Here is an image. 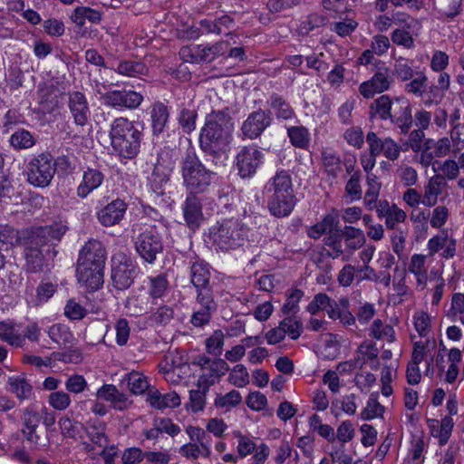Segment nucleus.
Listing matches in <instances>:
<instances>
[{
  "label": "nucleus",
  "instance_id": "obj_1",
  "mask_svg": "<svg viewBox=\"0 0 464 464\" xmlns=\"http://www.w3.org/2000/svg\"><path fill=\"white\" fill-rule=\"evenodd\" d=\"M67 231V226L54 222L50 226L32 227L20 232L19 243L24 248L25 270L38 273L57 255L55 246Z\"/></svg>",
  "mask_w": 464,
  "mask_h": 464
},
{
  "label": "nucleus",
  "instance_id": "obj_2",
  "mask_svg": "<svg viewBox=\"0 0 464 464\" xmlns=\"http://www.w3.org/2000/svg\"><path fill=\"white\" fill-rule=\"evenodd\" d=\"M233 131L234 121L228 108L212 111L207 114L200 130L199 147L205 153L216 155L230 144Z\"/></svg>",
  "mask_w": 464,
  "mask_h": 464
},
{
  "label": "nucleus",
  "instance_id": "obj_3",
  "mask_svg": "<svg viewBox=\"0 0 464 464\" xmlns=\"http://www.w3.org/2000/svg\"><path fill=\"white\" fill-rule=\"evenodd\" d=\"M143 127L125 117L115 118L109 130L111 153L121 162L137 158L143 140Z\"/></svg>",
  "mask_w": 464,
  "mask_h": 464
},
{
  "label": "nucleus",
  "instance_id": "obj_4",
  "mask_svg": "<svg viewBox=\"0 0 464 464\" xmlns=\"http://www.w3.org/2000/svg\"><path fill=\"white\" fill-rule=\"evenodd\" d=\"M41 422L46 429L53 427L56 422L55 412L45 406L38 408L35 404L20 409V430L26 441L38 444L40 435L37 429Z\"/></svg>",
  "mask_w": 464,
  "mask_h": 464
},
{
  "label": "nucleus",
  "instance_id": "obj_5",
  "mask_svg": "<svg viewBox=\"0 0 464 464\" xmlns=\"http://www.w3.org/2000/svg\"><path fill=\"white\" fill-rule=\"evenodd\" d=\"M181 171L184 184L191 194L204 192L214 176V172L202 164L194 150L187 151L181 162Z\"/></svg>",
  "mask_w": 464,
  "mask_h": 464
},
{
  "label": "nucleus",
  "instance_id": "obj_6",
  "mask_svg": "<svg viewBox=\"0 0 464 464\" xmlns=\"http://www.w3.org/2000/svg\"><path fill=\"white\" fill-rule=\"evenodd\" d=\"M132 237L135 250L147 263L152 264L163 249L160 236L155 227L135 225Z\"/></svg>",
  "mask_w": 464,
  "mask_h": 464
},
{
  "label": "nucleus",
  "instance_id": "obj_7",
  "mask_svg": "<svg viewBox=\"0 0 464 464\" xmlns=\"http://www.w3.org/2000/svg\"><path fill=\"white\" fill-rule=\"evenodd\" d=\"M214 246L222 251H228L242 246L246 237V227L237 219H228L211 232Z\"/></svg>",
  "mask_w": 464,
  "mask_h": 464
},
{
  "label": "nucleus",
  "instance_id": "obj_8",
  "mask_svg": "<svg viewBox=\"0 0 464 464\" xmlns=\"http://www.w3.org/2000/svg\"><path fill=\"white\" fill-rule=\"evenodd\" d=\"M27 180L30 184L45 188L47 187L56 171L53 159L49 153H41L33 157L26 164Z\"/></svg>",
  "mask_w": 464,
  "mask_h": 464
},
{
  "label": "nucleus",
  "instance_id": "obj_9",
  "mask_svg": "<svg viewBox=\"0 0 464 464\" xmlns=\"http://www.w3.org/2000/svg\"><path fill=\"white\" fill-rule=\"evenodd\" d=\"M111 280L119 290L128 289L137 277L140 269L137 263L124 253H118L111 258Z\"/></svg>",
  "mask_w": 464,
  "mask_h": 464
},
{
  "label": "nucleus",
  "instance_id": "obj_10",
  "mask_svg": "<svg viewBox=\"0 0 464 464\" xmlns=\"http://www.w3.org/2000/svg\"><path fill=\"white\" fill-rule=\"evenodd\" d=\"M102 103L116 110H135L143 102V95L140 92L131 89L110 90L102 94Z\"/></svg>",
  "mask_w": 464,
  "mask_h": 464
},
{
  "label": "nucleus",
  "instance_id": "obj_11",
  "mask_svg": "<svg viewBox=\"0 0 464 464\" xmlns=\"http://www.w3.org/2000/svg\"><path fill=\"white\" fill-rule=\"evenodd\" d=\"M273 114L271 111L258 109L248 114L240 127L241 135L244 139L256 140L271 126Z\"/></svg>",
  "mask_w": 464,
  "mask_h": 464
},
{
  "label": "nucleus",
  "instance_id": "obj_12",
  "mask_svg": "<svg viewBox=\"0 0 464 464\" xmlns=\"http://www.w3.org/2000/svg\"><path fill=\"white\" fill-rule=\"evenodd\" d=\"M170 172L171 167L165 165L162 155H158L153 170L148 178L152 196H154L153 200L165 203L168 199H170L164 188L169 181Z\"/></svg>",
  "mask_w": 464,
  "mask_h": 464
},
{
  "label": "nucleus",
  "instance_id": "obj_13",
  "mask_svg": "<svg viewBox=\"0 0 464 464\" xmlns=\"http://www.w3.org/2000/svg\"><path fill=\"white\" fill-rule=\"evenodd\" d=\"M266 189L274 192V203H292L293 201L292 178L287 170L276 171L273 179L266 184Z\"/></svg>",
  "mask_w": 464,
  "mask_h": 464
},
{
  "label": "nucleus",
  "instance_id": "obj_14",
  "mask_svg": "<svg viewBox=\"0 0 464 464\" xmlns=\"http://www.w3.org/2000/svg\"><path fill=\"white\" fill-rule=\"evenodd\" d=\"M67 107L76 126L84 127L91 118V108L86 95L80 91L67 93Z\"/></svg>",
  "mask_w": 464,
  "mask_h": 464
},
{
  "label": "nucleus",
  "instance_id": "obj_15",
  "mask_svg": "<svg viewBox=\"0 0 464 464\" xmlns=\"http://www.w3.org/2000/svg\"><path fill=\"white\" fill-rule=\"evenodd\" d=\"M264 154L256 146H245L237 155V168L242 178H250L262 164Z\"/></svg>",
  "mask_w": 464,
  "mask_h": 464
},
{
  "label": "nucleus",
  "instance_id": "obj_16",
  "mask_svg": "<svg viewBox=\"0 0 464 464\" xmlns=\"http://www.w3.org/2000/svg\"><path fill=\"white\" fill-rule=\"evenodd\" d=\"M392 81L390 70L387 67L380 68L370 80L360 84L359 92L363 98L371 99L376 93L388 91Z\"/></svg>",
  "mask_w": 464,
  "mask_h": 464
},
{
  "label": "nucleus",
  "instance_id": "obj_17",
  "mask_svg": "<svg viewBox=\"0 0 464 464\" xmlns=\"http://www.w3.org/2000/svg\"><path fill=\"white\" fill-rule=\"evenodd\" d=\"M390 121L400 129L401 134H408L412 126L411 107L404 97H394Z\"/></svg>",
  "mask_w": 464,
  "mask_h": 464
},
{
  "label": "nucleus",
  "instance_id": "obj_18",
  "mask_svg": "<svg viewBox=\"0 0 464 464\" xmlns=\"http://www.w3.org/2000/svg\"><path fill=\"white\" fill-rule=\"evenodd\" d=\"M103 270L102 266H89L77 263L76 277L81 286L88 291H96L103 285Z\"/></svg>",
  "mask_w": 464,
  "mask_h": 464
},
{
  "label": "nucleus",
  "instance_id": "obj_19",
  "mask_svg": "<svg viewBox=\"0 0 464 464\" xmlns=\"http://www.w3.org/2000/svg\"><path fill=\"white\" fill-rule=\"evenodd\" d=\"M106 251L102 244L94 239H91L84 244L79 253L77 263L87 264L89 266H105Z\"/></svg>",
  "mask_w": 464,
  "mask_h": 464
},
{
  "label": "nucleus",
  "instance_id": "obj_20",
  "mask_svg": "<svg viewBox=\"0 0 464 464\" xmlns=\"http://www.w3.org/2000/svg\"><path fill=\"white\" fill-rule=\"evenodd\" d=\"M96 397L109 402L111 408L120 411L127 410L131 404L127 395L119 391L113 384H103L96 392Z\"/></svg>",
  "mask_w": 464,
  "mask_h": 464
},
{
  "label": "nucleus",
  "instance_id": "obj_21",
  "mask_svg": "<svg viewBox=\"0 0 464 464\" xmlns=\"http://www.w3.org/2000/svg\"><path fill=\"white\" fill-rule=\"evenodd\" d=\"M206 370L207 372L198 377L197 385L198 388L208 391L210 386L218 382L228 372L229 365L225 360L217 358L212 361L210 366Z\"/></svg>",
  "mask_w": 464,
  "mask_h": 464
},
{
  "label": "nucleus",
  "instance_id": "obj_22",
  "mask_svg": "<svg viewBox=\"0 0 464 464\" xmlns=\"http://www.w3.org/2000/svg\"><path fill=\"white\" fill-rule=\"evenodd\" d=\"M0 340L15 348L24 347V336L21 324L13 319L0 321Z\"/></svg>",
  "mask_w": 464,
  "mask_h": 464
},
{
  "label": "nucleus",
  "instance_id": "obj_23",
  "mask_svg": "<svg viewBox=\"0 0 464 464\" xmlns=\"http://www.w3.org/2000/svg\"><path fill=\"white\" fill-rule=\"evenodd\" d=\"M7 390L20 401H29L34 398V388L24 373L9 376Z\"/></svg>",
  "mask_w": 464,
  "mask_h": 464
},
{
  "label": "nucleus",
  "instance_id": "obj_24",
  "mask_svg": "<svg viewBox=\"0 0 464 464\" xmlns=\"http://www.w3.org/2000/svg\"><path fill=\"white\" fill-rule=\"evenodd\" d=\"M266 104L269 106L271 113L274 112L278 121H290L296 117L290 102L277 92H272L269 95Z\"/></svg>",
  "mask_w": 464,
  "mask_h": 464
},
{
  "label": "nucleus",
  "instance_id": "obj_25",
  "mask_svg": "<svg viewBox=\"0 0 464 464\" xmlns=\"http://www.w3.org/2000/svg\"><path fill=\"white\" fill-rule=\"evenodd\" d=\"M378 217L385 219L388 229H400L399 225L406 219V212L398 208L397 205H375Z\"/></svg>",
  "mask_w": 464,
  "mask_h": 464
},
{
  "label": "nucleus",
  "instance_id": "obj_26",
  "mask_svg": "<svg viewBox=\"0 0 464 464\" xmlns=\"http://www.w3.org/2000/svg\"><path fill=\"white\" fill-rule=\"evenodd\" d=\"M147 401L157 410L167 408H176L180 405V398L175 392L161 394L158 390H149L147 393Z\"/></svg>",
  "mask_w": 464,
  "mask_h": 464
},
{
  "label": "nucleus",
  "instance_id": "obj_27",
  "mask_svg": "<svg viewBox=\"0 0 464 464\" xmlns=\"http://www.w3.org/2000/svg\"><path fill=\"white\" fill-rule=\"evenodd\" d=\"M103 179L104 174L100 169L88 168L83 171L82 181L77 188L78 196L82 198L87 197L102 185Z\"/></svg>",
  "mask_w": 464,
  "mask_h": 464
},
{
  "label": "nucleus",
  "instance_id": "obj_28",
  "mask_svg": "<svg viewBox=\"0 0 464 464\" xmlns=\"http://www.w3.org/2000/svg\"><path fill=\"white\" fill-rule=\"evenodd\" d=\"M211 273L209 266L203 260H197L190 266V282L197 289L209 287Z\"/></svg>",
  "mask_w": 464,
  "mask_h": 464
},
{
  "label": "nucleus",
  "instance_id": "obj_29",
  "mask_svg": "<svg viewBox=\"0 0 464 464\" xmlns=\"http://www.w3.org/2000/svg\"><path fill=\"white\" fill-rule=\"evenodd\" d=\"M394 104V98L383 94L375 99L369 107V117L371 120L375 118L381 121H387L391 117L392 110Z\"/></svg>",
  "mask_w": 464,
  "mask_h": 464
},
{
  "label": "nucleus",
  "instance_id": "obj_30",
  "mask_svg": "<svg viewBox=\"0 0 464 464\" xmlns=\"http://www.w3.org/2000/svg\"><path fill=\"white\" fill-rule=\"evenodd\" d=\"M152 135L158 137L161 134L169 119V110L161 102L153 104L150 111Z\"/></svg>",
  "mask_w": 464,
  "mask_h": 464
},
{
  "label": "nucleus",
  "instance_id": "obj_31",
  "mask_svg": "<svg viewBox=\"0 0 464 464\" xmlns=\"http://www.w3.org/2000/svg\"><path fill=\"white\" fill-rule=\"evenodd\" d=\"M428 256L422 254H413L408 266V271L416 277L417 285L424 289L428 280V268L426 259Z\"/></svg>",
  "mask_w": 464,
  "mask_h": 464
},
{
  "label": "nucleus",
  "instance_id": "obj_32",
  "mask_svg": "<svg viewBox=\"0 0 464 464\" xmlns=\"http://www.w3.org/2000/svg\"><path fill=\"white\" fill-rule=\"evenodd\" d=\"M148 295L155 303L157 299L162 298L168 292L169 283L165 274L149 276L146 281Z\"/></svg>",
  "mask_w": 464,
  "mask_h": 464
},
{
  "label": "nucleus",
  "instance_id": "obj_33",
  "mask_svg": "<svg viewBox=\"0 0 464 464\" xmlns=\"http://www.w3.org/2000/svg\"><path fill=\"white\" fill-rule=\"evenodd\" d=\"M126 205H105L98 212L100 222L105 226H113L121 221L126 212Z\"/></svg>",
  "mask_w": 464,
  "mask_h": 464
},
{
  "label": "nucleus",
  "instance_id": "obj_34",
  "mask_svg": "<svg viewBox=\"0 0 464 464\" xmlns=\"http://www.w3.org/2000/svg\"><path fill=\"white\" fill-rule=\"evenodd\" d=\"M186 432L188 435L190 441L196 443L203 448L204 458H209L211 455V441L212 439L207 430L200 427L188 426Z\"/></svg>",
  "mask_w": 464,
  "mask_h": 464
},
{
  "label": "nucleus",
  "instance_id": "obj_35",
  "mask_svg": "<svg viewBox=\"0 0 464 464\" xmlns=\"http://www.w3.org/2000/svg\"><path fill=\"white\" fill-rule=\"evenodd\" d=\"M446 190V180L444 176L437 174L433 176L425 190V198L429 203H437L438 200L442 201L444 198L442 194Z\"/></svg>",
  "mask_w": 464,
  "mask_h": 464
},
{
  "label": "nucleus",
  "instance_id": "obj_36",
  "mask_svg": "<svg viewBox=\"0 0 464 464\" xmlns=\"http://www.w3.org/2000/svg\"><path fill=\"white\" fill-rule=\"evenodd\" d=\"M119 74L128 77H139L141 75H147L149 68L147 65L138 60H123L118 63L116 69H114Z\"/></svg>",
  "mask_w": 464,
  "mask_h": 464
},
{
  "label": "nucleus",
  "instance_id": "obj_37",
  "mask_svg": "<svg viewBox=\"0 0 464 464\" xmlns=\"http://www.w3.org/2000/svg\"><path fill=\"white\" fill-rule=\"evenodd\" d=\"M287 136L291 144L298 149L306 150L310 144V132L303 125L287 128Z\"/></svg>",
  "mask_w": 464,
  "mask_h": 464
},
{
  "label": "nucleus",
  "instance_id": "obj_38",
  "mask_svg": "<svg viewBox=\"0 0 464 464\" xmlns=\"http://www.w3.org/2000/svg\"><path fill=\"white\" fill-rule=\"evenodd\" d=\"M47 334L50 339L60 347L71 344L73 341V334L70 331L69 327L62 324L51 325Z\"/></svg>",
  "mask_w": 464,
  "mask_h": 464
},
{
  "label": "nucleus",
  "instance_id": "obj_39",
  "mask_svg": "<svg viewBox=\"0 0 464 464\" xmlns=\"http://www.w3.org/2000/svg\"><path fill=\"white\" fill-rule=\"evenodd\" d=\"M55 87L53 84H40L38 87L39 104L43 111L51 112L56 105Z\"/></svg>",
  "mask_w": 464,
  "mask_h": 464
},
{
  "label": "nucleus",
  "instance_id": "obj_40",
  "mask_svg": "<svg viewBox=\"0 0 464 464\" xmlns=\"http://www.w3.org/2000/svg\"><path fill=\"white\" fill-rule=\"evenodd\" d=\"M150 298L144 294L132 295L127 298L125 307L131 315L138 316L143 314L148 311Z\"/></svg>",
  "mask_w": 464,
  "mask_h": 464
},
{
  "label": "nucleus",
  "instance_id": "obj_41",
  "mask_svg": "<svg viewBox=\"0 0 464 464\" xmlns=\"http://www.w3.org/2000/svg\"><path fill=\"white\" fill-rule=\"evenodd\" d=\"M9 142L14 150H24L33 147L35 140L30 131L19 129L11 135Z\"/></svg>",
  "mask_w": 464,
  "mask_h": 464
},
{
  "label": "nucleus",
  "instance_id": "obj_42",
  "mask_svg": "<svg viewBox=\"0 0 464 464\" xmlns=\"http://www.w3.org/2000/svg\"><path fill=\"white\" fill-rule=\"evenodd\" d=\"M198 112L196 110L182 108L178 116V122L186 134H190L196 130Z\"/></svg>",
  "mask_w": 464,
  "mask_h": 464
},
{
  "label": "nucleus",
  "instance_id": "obj_43",
  "mask_svg": "<svg viewBox=\"0 0 464 464\" xmlns=\"http://www.w3.org/2000/svg\"><path fill=\"white\" fill-rule=\"evenodd\" d=\"M323 165L328 175L335 178L342 171L341 158L331 150H325L322 152Z\"/></svg>",
  "mask_w": 464,
  "mask_h": 464
},
{
  "label": "nucleus",
  "instance_id": "obj_44",
  "mask_svg": "<svg viewBox=\"0 0 464 464\" xmlns=\"http://www.w3.org/2000/svg\"><path fill=\"white\" fill-rule=\"evenodd\" d=\"M183 216L188 227L195 230L204 220L200 205H184Z\"/></svg>",
  "mask_w": 464,
  "mask_h": 464
},
{
  "label": "nucleus",
  "instance_id": "obj_45",
  "mask_svg": "<svg viewBox=\"0 0 464 464\" xmlns=\"http://www.w3.org/2000/svg\"><path fill=\"white\" fill-rule=\"evenodd\" d=\"M58 424L63 436L72 439L77 438L82 427L79 421L73 420L68 414L62 416L58 420Z\"/></svg>",
  "mask_w": 464,
  "mask_h": 464
},
{
  "label": "nucleus",
  "instance_id": "obj_46",
  "mask_svg": "<svg viewBox=\"0 0 464 464\" xmlns=\"http://www.w3.org/2000/svg\"><path fill=\"white\" fill-rule=\"evenodd\" d=\"M426 448V443L424 439L420 436H414L411 442L410 448L408 450V457L407 459L409 462H412L413 464H417L418 461H424V451Z\"/></svg>",
  "mask_w": 464,
  "mask_h": 464
},
{
  "label": "nucleus",
  "instance_id": "obj_47",
  "mask_svg": "<svg viewBox=\"0 0 464 464\" xmlns=\"http://www.w3.org/2000/svg\"><path fill=\"white\" fill-rule=\"evenodd\" d=\"M328 23L327 16L317 13L310 14L300 24L302 34H309L312 31L324 26Z\"/></svg>",
  "mask_w": 464,
  "mask_h": 464
},
{
  "label": "nucleus",
  "instance_id": "obj_48",
  "mask_svg": "<svg viewBox=\"0 0 464 464\" xmlns=\"http://www.w3.org/2000/svg\"><path fill=\"white\" fill-rule=\"evenodd\" d=\"M414 75L415 78L405 84L404 90L416 97H422L428 87V78L422 72H416Z\"/></svg>",
  "mask_w": 464,
  "mask_h": 464
},
{
  "label": "nucleus",
  "instance_id": "obj_49",
  "mask_svg": "<svg viewBox=\"0 0 464 464\" xmlns=\"http://www.w3.org/2000/svg\"><path fill=\"white\" fill-rule=\"evenodd\" d=\"M462 353L458 348H452L448 353V360L450 362L446 372V382L452 383L459 375V363L461 362Z\"/></svg>",
  "mask_w": 464,
  "mask_h": 464
},
{
  "label": "nucleus",
  "instance_id": "obj_50",
  "mask_svg": "<svg viewBox=\"0 0 464 464\" xmlns=\"http://www.w3.org/2000/svg\"><path fill=\"white\" fill-rule=\"evenodd\" d=\"M197 304L199 305L198 308L215 313L217 310V304L213 297L211 287H203L197 289Z\"/></svg>",
  "mask_w": 464,
  "mask_h": 464
},
{
  "label": "nucleus",
  "instance_id": "obj_51",
  "mask_svg": "<svg viewBox=\"0 0 464 464\" xmlns=\"http://www.w3.org/2000/svg\"><path fill=\"white\" fill-rule=\"evenodd\" d=\"M225 343L224 334L221 330H216L206 339V351L214 356H220Z\"/></svg>",
  "mask_w": 464,
  "mask_h": 464
},
{
  "label": "nucleus",
  "instance_id": "obj_52",
  "mask_svg": "<svg viewBox=\"0 0 464 464\" xmlns=\"http://www.w3.org/2000/svg\"><path fill=\"white\" fill-rule=\"evenodd\" d=\"M304 292L301 289H292L287 295L285 303L282 307V312L285 315H295L299 312V302L304 296Z\"/></svg>",
  "mask_w": 464,
  "mask_h": 464
},
{
  "label": "nucleus",
  "instance_id": "obj_53",
  "mask_svg": "<svg viewBox=\"0 0 464 464\" xmlns=\"http://www.w3.org/2000/svg\"><path fill=\"white\" fill-rule=\"evenodd\" d=\"M48 403L55 411H65L72 403L71 397L64 391L53 392L48 395Z\"/></svg>",
  "mask_w": 464,
  "mask_h": 464
},
{
  "label": "nucleus",
  "instance_id": "obj_54",
  "mask_svg": "<svg viewBox=\"0 0 464 464\" xmlns=\"http://www.w3.org/2000/svg\"><path fill=\"white\" fill-rule=\"evenodd\" d=\"M462 0H434L438 11L447 17L453 18L459 14Z\"/></svg>",
  "mask_w": 464,
  "mask_h": 464
},
{
  "label": "nucleus",
  "instance_id": "obj_55",
  "mask_svg": "<svg viewBox=\"0 0 464 464\" xmlns=\"http://www.w3.org/2000/svg\"><path fill=\"white\" fill-rule=\"evenodd\" d=\"M174 316V310L169 305H160L157 310L151 314L150 320L152 324L157 325H167L170 323Z\"/></svg>",
  "mask_w": 464,
  "mask_h": 464
},
{
  "label": "nucleus",
  "instance_id": "obj_56",
  "mask_svg": "<svg viewBox=\"0 0 464 464\" xmlns=\"http://www.w3.org/2000/svg\"><path fill=\"white\" fill-rule=\"evenodd\" d=\"M280 324L285 332V335L288 334L290 339L296 340L301 336L303 333V324L301 321L288 315L280 321Z\"/></svg>",
  "mask_w": 464,
  "mask_h": 464
},
{
  "label": "nucleus",
  "instance_id": "obj_57",
  "mask_svg": "<svg viewBox=\"0 0 464 464\" xmlns=\"http://www.w3.org/2000/svg\"><path fill=\"white\" fill-rule=\"evenodd\" d=\"M384 412V407L377 401L373 395H371L367 401L366 407L361 412L362 420H370L382 417Z\"/></svg>",
  "mask_w": 464,
  "mask_h": 464
},
{
  "label": "nucleus",
  "instance_id": "obj_58",
  "mask_svg": "<svg viewBox=\"0 0 464 464\" xmlns=\"http://www.w3.org/2000/svg\"><path fill=\"white\" fill-rule=\"evenodd\" d=\"M128 387L133 394H142L149 388L146 377L139 372H130L128 376Z\"/></svg>",
  "mask_w": 464,
  "mask_h": 464
},
{
  "label": "nucleus",
  "instance_id": "obj_59",
  "mask_svg": "<svg viewBox=\"0 0 464 464\" xmlns=\"http://www.w3.org/2000/svg\"><path fill=\"white\" fill-rule=\"evenodd\" d=\"M407 235L408 231L402 228L393 230L391 235L392 250L400 259L404 256Z\"/></svg>",
  "mask_w": 464,
  "mask_h": 464
},
{
  "label": "nucleus",
  "instance_id": "obj_60",
  "mask_svg": "<svg viewBox=\"0 0 464 464\" xmlns=\"http://www.w3.org/2000/svg\"><path fill=\"white\" fill-rule=\"evenodd\" d=\"M229 382L238 388L245 387L249 382V374L243 364H237L229 374Z\"/></svg>",
  "mask_w": 464,
  "mask_h": 464
},
{
  "label": "nucleus",
  "instance_id": "obj_61",
  "mask_svg": "<svg viewBox=\"0 0 464 464\" xmlns=\"http://www.w3.org/2000/svg\"><path fill=\"white\" fill-rule=\"evenodd\" d=\"M393 72L398 79L403 82L412 79L415 74L409 61L403 57L395 61Z\"/></svg>",
  "mask_w": 464,
  "mask_h": 464
},
{
  "label": "nucleus",
  "instance_id": "obj_62",
  "mask_svg": "<svg viewBox=\"0 0 464 464\" xmlns=\"http://www.w3.org/2000/svg\"><path fill=\"white\" fill-rule=\"evenodd\" d=\"M64 386L68 392L78 394L88 388V383L82 375L72 374L67 378Z\"/></svg>",
  "mask_w": 464,
  "mask_h": 464
},
{
  "label": "nucleus",
  "instance_id": "obj_63",
  "mask_svg": "<svg viewBox=\"0 0 464 464\" xmlns=\"http://www.w3.org/2000/svg\"><path fill=\"white\" fill-rule=\"evenodd\" d=\"M242 401L238 391L232 390L225 395H219L215 400V404L219 408H231L238 405Z\"/></svg>",
  "mask_w": 464,
  "mask_h": 464
},
{
  "label": "nucleus",
  "instance_id": "obj_64",
  "mask_svg": "<svg viewBox=\"0 0 464 464\" xmlns=\"http://www.w3.org/2000/svg\"><path fill=\"white\" fill-rule=\"evenodd\" d=\"M64 314L70 320H82L87 314V310L74 299H70L64 306Z\"/></svg>",
  "mask_w": 464,
  "mask_h": 464
}]
</instances>
